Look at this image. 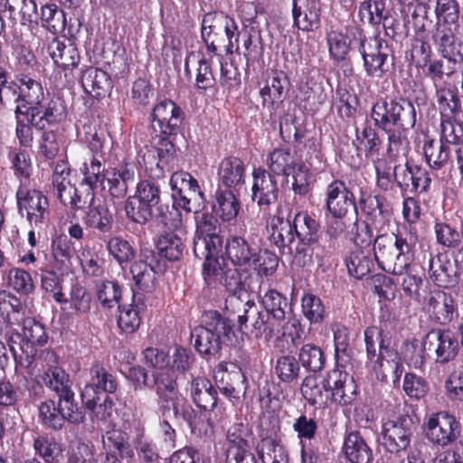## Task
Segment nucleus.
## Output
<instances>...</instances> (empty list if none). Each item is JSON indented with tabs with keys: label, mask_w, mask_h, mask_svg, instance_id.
<instances>
[{
	"label": "nucleus",
	"mask_w": 463,
	"mask_h": 463,
	"mask_svg": "<svg viewBox=\"0 0 463 463\" xmlns=\"http://www.w3.org/2000/svg\"><path fill=\"white\" fill-rule=\"evenodd\" d=\"M226 312L237 317L239 330H250L255 338L269 340L281 337L265 313L260 311L249 294L229 295L224 303Z\"/></svg>",
	"instance_id": "nucleus-4"
},
{
	"label": "nucleus",
	"mask_w": 463,
	"mask_h": 463,
	"mask_svg": "<svg viewBox=\"0 0 463 463\" xmlns=\"http://www.w3.org/2000/svg\"><path fill=\"white\" fill-rule=\"evenodd\" d=\"M356 216L360 213L364 220L373 222L377 232H385L391 225L393 209L387 199L381 194L361 191L354 205Z\"/></svg>",
	"instance_id": "nucleus-15"
},
{
	"label": "nucleus",
	"mask_w": 463,
	"mask_h": 463,
	"mask_svg": "<svg viewBox=\"0 0 463 463\" xmlns=\"http://www.w3.org/2000/svg\"><path fill=\"white\" fill-rule=\"evenodd\" d=\"M423 156L427 165H429L431 176L433 171L441 170L445 167L450 159V148L449 145L439 139L437 144L435 139L426 136L423 141Z\"/></svg>",
	"instance_id": "nucleus-43"
},
{
	"label": "nucleus",
	"mask_w": 463,
	"mask_h": 463,
	"mask_svg": "<svg viewBox=\"0 0 463 463\" xmlns=\"http://www.w3.org/2000/svg\"><path fill=\"white\" fill-rule=\"evenodd\" d=\"M129 271L134 282L131 288L132 295L137 293L145 297L146 294H152L156 291L158 286V279L155 271L146 268L141 262H132Z\"/></svg>",
	"instance_id": "nucleus-45"
},
{
	"label": "nucleus",
	"mask_w": 463,
	"mask_h": 463,
	"mask_svg": "<svg viewBox=\"0 0 463 463\" xmlns=\"http://www.w3.org/2000/svg\"><path fill=\"white\" fill-rule=\"evenodd\" d=\"M370 118L374 128L383 132L402 127L414 128L417 122L413 103L403 97L378 99L371 108Z\"/></svg>",
	"instance_id": "nucleus-6"
},
{
	"label": "nucleus",
	"mask_w": 463,
	"mask_h": 463,
	"mask_svg": "<svg viewBox=\"0 0 463 463\" xmlns=\"http://www.w3.org/2000/svg\"><path fill=\"white\" fill-rule=\"evenodd\" d=\"M220 378L216 377L220 392L231 402H238L246 392V377L241 368L229 371L226 363L218 365Z\"/></svg>",
	"instance_id": "nucleus-35"
},
{
	"label": "nucleus",
	"mask_w": 463,
	"mask_h": 463,
	"mask_svg": "<svg viewBox=\"0 0 463 463\" xmlns=\"http://www.w3.org/2000/svg\"><path fill=\"white\" fill-rule=\"evenodd\" d=\"M83 220L89 228L104 234L110 233L113 229V213L106 203H93L88 209Z\"/></svg>",
	"instance_id": "nucleus-51"
},
{
	"label": "nucleus",
	"mask_w": 463,
	"mask_h": 463,
	"mask_svg": "<svg viewBox=\"0 0 463 463\" xmlns=\"http://www.w3.org/2000/svg\"><path fill=\"white\" fill-rule=\"evenodd\" d=\"M185 115L173 100L163 99L156 103L151 113V127L156 133L154 139L173 141L181 132Z\"/></svg>",
	"instance_id": "nucleus-12"
},
{
	"label": "nucleus",
	"mask_w": 463,
	"mask_h": 463,
	"mask_svg": "<svg viewBox=\"0 0 463 463\" xmlns=\"http://www.w3.org/2000/svg\"><path fill=\"white\" fill-rule=\"evenodd\" d=\"M429 350L433 351L435 361L446 364L453 361L458 354L459 344L454 332L449 328H436L427 334Z\"/></svg>",
	"instance_id": "nucleus-27"
},
{
	"label": "nucleus",
	"mask_w": 463,
	"mask_h": 463,
	"mask_svg": "<svg viewBox=\"0 0 463 463\" xmlns=\"http://www.w3.org/2000/svg\"><path fill=\"white\" fill-rule=\"evenodd\" d=\"M365 75L381 80L394 69V52L379 34L371 37V43L360 53Z\"/></svg>",
	"instance_id": "nucleus-14"
},
{
	"label": "nucleus",
	"mask_w": 463,
	"mask_h": 463,
	"mask_svg": "<svg viewBox=\"0 0 463 463\" xmlns=\"http://www.w3.org/2000/svg\"><path fill=\"white\" fill-rule=\"evenodd\" d=\"M435 96L440 119L458 117L463 112L462 103L456 87L436 88Z\"/></svg>",
	"instance_id": "nucleus-49"
},
{
	"label": "nucleus",
	"mask_w": 463,
	"mask_h": 463,
	"mask_svg": "<svg viewBox=\"0 0 463 463\" xmlns=\"http://www.w3.org/2000/svg\"><path fill=\"white\" fill-rule=\"evenodd\" d=\"M251 198L260 210L266 211L279 198V185L276 175L263 167L252 171Z\"/></svg>",
	"instance_id": "nucleus-25"
},
{
	"label": "nucleus",
	"mask_w": 463,
	"mask_h": 463,
	"mask_svg": "<svg viewBox=\"0 0 463 463\" xmlns=\"http://www.w3.org/2000/svg\"><path fill=\"white\" fill-rule=\"evenodd\" d=\"M41 24L42 27L54 35L63 33L67 27V19L64 11L52 3H47L42 5Z\"/></svg>",
	"instance_id": "nucleus-58"
},
{
	"label": "nucleus",
	"mask_w": 463,
	"mask_h": 463,
	"mask_svg": "<svg viewBox=\"0 0 463 463\" xmlns=\"http://www.w3.org/2000/svg\"><path fill=\"white\" fill-rule=\"evenodd\" d=\"M458 28V24H455L454 28L451 25L443 24L437 28L432 36L440 55L453 62L458 61L463 53V43L456 34Z\"/></svg>",
	"instance_id": "nucleus-36"
},
{
	"label": "nucleus",
	"mask_w": 463,
	"mask_h": 463,
	"mask_svg": "<svg viewBox=\"0 0 463 463\" xmlns=\"http://www.w3.org/2000/svg\"><path fill=\"white\" fill-rule=\"evenodd\" d=\"M41 378L44 385L57 396L72 389L69 373L61 366L47 368Z\"/></svg>",
	"instance_id": "nucleus-63"
},
{
	"label": "nucleus",
	"mask_w": 463,
	"mask_h": 463,
	"mask_svg": "<svg viewBox=\"0 0 463 463\" xmlns=\"http://www.w3.org/2000/svg\"><path fill=\"white\" fill-rule=\"evenodd\" d=\"M146 298L133 294L131 302L118 306L117 325L120 333L130 335L137 332L142 323L143 315L146 312Z\"/></svg>",
	"instance_id": "nucleus-30"
},
{
	"label": "nucleus",
	"mask_w": 463,
	"mask_h": 463,
	"mask_svg": "<svg viewBox=\"0 0 463 463\" xmlns=\"http://www.w3.org/2000/svg\"><path fill=\"white\" fill-rule=\"evenodd\" d=\"M156 248L165 260L171 262L180 260L185 250L182 238L171 231L163 232L157 236Z\"/></svg>",
	"instance_id": "nucleus-54"
},
{
	"label": "nucleus",
	"mask_w": 463,
	"mask_h": 463,
	"mask_svg": "<svg viewBox=\"0 0 463 463\" xmlns=\"http://www.w3.org/2000/svg\"><path fill=\"white\" fill-rule=\"evenodd\" d=\"M18 213L25 216L31 226L41 228L49 219V201L40 190L30 189L26 184H19L16 194Z\"/></svg>",
	"instance_id": "nucleus-17"
},
{
	"label": "nucleus",
	"mask_w": 463,
	"mask_h": 463,
	"mask_svg": "<svg viewBox=\"0 0 463 463\" xmlns=\"http://www.w3.org/2000/svg\"><path fill=\"white\" fill-rule=\"evenodd\" d=\"M269 173L274 175L289 176L297 166L295 156L289 147L274 148L266 160Z\"/></svg>",
	"instance_id": "nucleus-53"
},
{
	"label": "nucleus",
	"mask_w": 463,
	"mask_h": 463,
	"mask_svg": "<svg viewBox=\"0 0 463 463\" xmlns=\"http://www.w3.org/2000/svg\"><path fill=\"white\" fill-rule=\"evenodd\" d=\"M367 364H370L376 379L380 382H387L388 376L391 375L392 383L397 384L404 371L401 354L391 343L384 341L381 342L376 357L372 358Z\"/></svg>",
	"instance_id": "nucleus-21"
},
{
	"label": "nucleus",
	"mask_w": 463,
	"mask_h": 463,
	"mask_svg": "<svg viewBox=\"0 0 463 463\" xmlns=\"http://www.w3.org/2000/svg\"><path fill=\"white\" fill-rule=\"evenodd\" d=\"M418 425V417L409 412L401 413L394 419L383 421L381 427L383 448L395 455L406 451L411 447V439Z\"/></svg>",
	"instance_id": "nucleus-10"
},
{
	"label": "nucleus",
	"mask_w": 463,
	"mask_h": 463,
	"mask_svg": "<svg viewBox=\"0 0 463 463\" xmlns=\"http://www.w3.org/2000/svg\"><path fill=\"white\" fill-rule=\"evenodd\" d=\"M78 136L81 137L87 143L88 149L91 154V157H102L104 156L103 148L107 139V135L102 129H97L96 126L84 123L81 128L76 125Z\"/></svg>",
	"instance_id": "nucleus-59"
},
{
	"label": "nucleus",
	"mask_w": 463,
	"mask_h": 463,
	"mask_svg": "<svg viewBox=\"0 0 463 463\" xmlns=\"http://www.w3.org/2000/svg\"><path fill=\"white\" fill-rule=\"evenodd\" d=\"M155 391L158 398L159 410L162 415L171 410L170 402L177 398L178 394V380L180 376L165 368L152 373Z\"/></svg>",
	"instance_id": "nucleus-33"
},
{
	"label": "nucleus",
	"mask_w": 463,
	"mask_h": 463,
	"mask_svg": "<svg viewBox=\"0 0 463 463\" xmlns=\"http://www.w3.org/2000/svg\"><path fill=\"white\" fill-rule=\"evenodd\" d=\"M258 247L240 235H230L225 241V255L236 267H251Z\"/></svg>",
	"instance_id": "nucleus-37"
},
{
	"label": "nucleus",
	"mask_w": 463,
	"mask_h": 463,
	"mask_svg": "<svg viewBox=\"0 0 463 463\" xmlns=\"http://www.w3.org/2000/svg\"><path fill=\"white\" fill-rule=\"evenodd\" d=\"M195 350L203 356H214L223 344H232L237 340L233 325L230 318L218 311H208L204 316V325L197 326L191 331Z\"/></svg>",
	"instance_id": "nucleus-3"
},
{
	"label": "nucleus",
	"mask_w": 463,
	"mask_h": 463,
	"mask_svg": "<svg viewBox=\"0 0 463 463\" xmlns=\"http://www.w3.org/2000/svg\"><path fill=\"white\" fill-rule=\"evenodd\" d=\"M376 227L373 222L363 221V227L357 232L361 244L373 245L374 259L383 271L389 274H402L415 259V247L419 241L416 228H410L409 234L402 232L380 233L373 236Z\"/></svg>",
	"instance_id": "nucleus-2"
},
{
	"label": "nucleus",
	"mask_w": 463,
	"mask_h": 463,
	"mask_svg": "<svg viewBox=\"0 0 463 463\" xmlns=\"http://www.w3.org/2000/svg\"><path fill=\"white\" fill-rule=\"evenodd\" d=\"M259 437L260 440L255 448L256 453L262 463H267V460L276 454L277 449L283 446L279 420L271 422L269 429L262 427Z\"/></svg>",
	"instance_id": "nucleus-44"
},
{
	"label": "nucleus",
	"mask_w": 463,
	"mask_h": 463,
	"mask_svg": "<svg viewBox=\"0 0 463 463\" xmlns=\"http://www.w3.org/2000/svg\"><path fill=\"white\" fill-rule=\"evenodd\" d=\"M290 88V78L283 70L272 68L267 72L264 86L260 89L259 94L263 109H266L270 116L283 109Z\"/></svg>",
	"instance_id": "nucleus-19"
},
{
	"label": "nucleus",
	"mask_w": 463,
	"mask_h": 463,
	"mask_svg": "<svg viewBox=\"0 0 463 463\" xmlns=\"http://www.w3.org/2000/svg\"><path fill=\"white\" fill-rule=\"evenodd\" d=\"M324 196L325 208L331 217L347 216L350 209H354L356 196L344 180L331 181L326 186Z\"/></svg>",
	"instance_id": "nucleus-23"
},
{
	"label": "nucleus",
	"mask_w": 463,
	"mask_h": 463,
	"mask_svg": "<svg viewBox=\"0 0 463 463\" xmlns=\"http://www.w3.org/2000/svg\"><path fill=\"white\" fill-rule=\"evenodd\" d=\"M96 189L80 181L78 187L70 186L62 193V197L57 198L62 204L76 212L90 208L94 203Z\"/></svg>",
	"instance_id": "nucleus-47"
},
{
	"label": "nucleus",
	"mask_w": 463,
	"mask_h": 463,
	"mask_svg": "<svg viewBox=\"0 0 463 463\" xmlns=\"http://www.w3.org/2000/svg\"><path fill=\"white\" fill-rule=\"evenodd\" d=\"M217 175L218 187L239 192L245 184L246 165L238 156H225L219 164Z\"/></svg>",
	"instance_id": "nucleus-31"
},
{
	"label": "nucleus",
	"mask_w": 463,
	"mask_h": 463,
	"mask_svg": "<svg viewBox=\"0 0 463 463\" xmlns=\"http://www.w3.org/2000/svg\"><path fill=\"white\" fill-rule=\"evenodd\" d=\"M330 403L345 407L352 405L358 394V385L354 377L342 368L330 370L323 380Z\"/></svg>",
	"instance_id": "nucleus-20"
},
{
	"label": "nucleus",
	"mask_w": 463,
	"mask_h": 463,
	"mask_svg": "<svg viewBox=\"0 0 463 463\" xmlns=\"http://www.w3.org/2000/svg\"><path fill=\"white\" fill-rule=\"evenodd\" d=\"M241 41L243 52L248 66L254 65L263 60L264 43L261 29L245 31L241 30L238 34V42Z\"/></svg>",
	"instance_id": "nucleus-48"
},
{
	"label": "nucleus",
	"mask_w": 463,
	"mask_h": 463,
	"mask_svg": "<svg viewBox=\"0 0 463 463\" xmlns=\"http://www.w3.org/2000/svg\"><path fill=\"white\" fill-rule=\"evenodd\" d=\"M422 430L430 444L444 449L458 439L461 424L453 414L439 411L432 412L425 419Z\"/></svg>",
	"instance_id": "nucleus-13"
},
{
	"label": "nucleus",
	"mask_w": 463,
	"mask_h": 463,
	"mask_svg": "<svg viewBox=\"0 0 463 463\" xmlns=\"http://www.w3.org/2000/svg\"><path fill=\"white\" fill-rule=\"evenodd\" d=\"M429 274L432 281L440 288H448L452 282V266L446 255L438 254L429 261Z\"/></svg>",
	"instance_id": "nucleus-61"
},
{
	"label": "nucleus",
	"mask_w": 463,
	"mask_h": 463,
	"mask_svg": "<svg viewBox=\"0 0 463 463\" xmlns=\"http://www.w3.org/2000/svg\"><path fill=\"white\" fill-rule=\"evenodd\" d=\"M90 383L104 394H114L118 389L117 375L100 361H96L91 364Z\"/></svg>",
	"instance_id": "nucleus-50"
},
{
	"label": "nucleus",
	"mask_w": 463,
	"mask_h": 463,
	"mask_svg": "<svg viewBox=\"0 0 463 463\" xmlns=\"http://www.w3.org/2000/svg\"><path fill=\"white\" fill-rule=\"evenodd\" d=\"M154 143L139 151L137 162L146 178L160 179L164 177L165 168L175 156V146L173 141L164 139H154Z\"/></svg>",
	"instance_id": "nucleus-18"
},
{
	"label": "nucleus",
	"mask_w": 463,
	"mask_h": 463,
	"mask_svg": "<svg viewBox=\"0 0 463 463\" xmlns=\"http://www.w3.org/2000/svg\"><path fill=\"white\" fill-rule=\"evenodd\" d=\"M411 128L402 127L383 131L387 135L385 156L372 161L375 186L383 193L391 192L394 187L403 194L414 195L428 194L431 190V175L426 167L409 160L403 165L398 163L411 151L408 132Z\"/></svg>",
	"instance_id": "nucleus-1"
},
{
	"label": "nucleus",
	"mask_w": 463,
	"mask_h": 463,
	"mask_svg": "<svg viewBox=\"0 0 463 463\" xmlns=\"http://www.w3.org/2000/svg\"><path fill=\"white\" fill-rule=\"evenodd\" d=\"M289 217L290 213L285 216L282 207L279 206L276 214L270 218L267 230L270 244L276 246L281 254L291 255L295 264L297 240Z\"/></svg>",
	"instance_id": "nucleus-22"
},
{
	"label": "nucleus",
	"mask_w": 463,
	"mask_h": 463,
	"mask_svg": "<svg viewBox=\"0 0 463 463\" xmlns=\"http://www.w3.org/2000/svg\"><path fill=\"white\" fill-rule=\"evenodd\" d=\"M7 335V345L16 368H30L36 359V347L43 346L48 342L44 325L33 317L24 319L22 334L13 330L8 332Z\"/></svg>",
	"instance_id": "nucleus-5"
},
{
	"label": "nucleus",
	"mask_w": 463,
	"mask_h": 463,
	"mask_svg": "<svg viewBox=\"0 0 463 463\" xmlns=\"http://www.w3.org/2000/svg\"><path fill=\"white\" fill-rule=\"evenodd\" d=\"M377 129L369 124H364L361 129H355L356 149L362 151L366 158L380 157L383 141Z\"/></svg>",
	"instance_id": "nucleus-46"
},
{
	"label": "nucleus",
	"mask_w": 463,
	"mask_h": 463,
	"mask_svg": "<svg viewBox=\"0 0 463 463\" xmlns=\"http://www.w3.org/2000/svg\"><path fill=\"white\" fill-rule=\"evenodd\" d=\"M388 13L386 0H364L358 5L359 21L375 29H379Z\"/></svg>",
	"instance_id": "nucleus-52"
},
{
	"label": "nucleus",
	"mask_w": 463,
	"mask_h": 463,
	"mask_svg": "<svg viewBox=\"0 0 463 463\" xmlns=\"http://www.w3.org/2000/svg\"><path fill=\"white\" fill-rule=\"evenodd\" d=\"M298 359L290 354L279 356L275 364V373L284 383H295L301 377V367Z\"/></svg>",
	"instance_id": "nucleus-62"
},
{
	"label": "nucleus",
	"mask_w": 463,
	"mask_h": 463,
	"mask_svg": "<svg viewBox=\"0 0 463 463\" xmlns=\"http://www.w3.org/2000/svg\"><path fill=\"white\" fill-rule=\"evenodd\" d=\"M236 191L218 187L213 203V212L223 222L235 220L241 209L240 200L235 195Z\"/></svg>",
	"instance_id": "nucleus-42"
},
{
	"label": "nucleus",
	"mask_w": 463,
	"mask_h": 463,
	"mask_svg": "<svg viewBox=\"0 0 463 463\" xmlns=\"http://www.w3.org/2000/svg\"><path fill=\"white\" fill-rule=\"evenodd\" d=\"M18 83L21 84L20 100L22 103L18 106L27 116H39V109L44 101V91L40 81L32 78L29 73L19 72L15 75Z\"/></svg>",
	"instance_id": "nucleus-29"
},
{
	"label": "nucleus",
	"mask_w": 463,
	"mask_h": 463,
	"mask_svg": "<svg viewBox=\"0 0 463 463\" xmlns=\"http://www.w3.org/2000/svg\"><path fill=\"white\" fill-rule=\"evenodd\" d=\"M299 107L307 114L315 115L327 100V93L323 82L313 77H307L298 86Z\"/></svg>",
	"instance_id": "nucleus-32"
},
{
	"label": "nucleus",
	"mask_w": 463,
	"mask_h": 463,
	"mask_svg": "<svg viewBox=\"0 0 463 463\" xmlns=\"http://www.w3.org/2000/svg\"><path fill=\"white\" fill-rule=\"evenodd\" d=\"M424 309L431 322L442 326H449L458 317L457 300L443 290L430 292L425 299Z\"/></svg>",
	"instance_id": "nucleus-24"
},
{
	"label": "nucleus",
	"mask_w": 463,
	"mask_h": 463,
	"mask_svg": "<svg viewBox=\"0 0 463 463\" xmlns=\"http://www.w3.org/2000/svg\"><path fill=\"white\" fill-rule=\"evenodd\" d=\"M24 399V390L19 383L6 376L0 379V409L17 411Z\"/></svg>",
	"instance_id": "nucleus-57"
},
{
	"label": "nucleus",
	"mask_w": 463,
	"mask_h": 463,
	"mask_svg": "<svg viewBox=\"0 0 463 463\" xmlns=\"http://www.w3.org/2000/svg\"><path fill=\"white\" fill-rule=\"evenodd\" d=\"M47 52L55 65L63 71L78 67L80 61L76 44L69 39H60L54 36L47 45Z\"/></svg>",
	"instance_id": "nucleus-34"
},
{
	"label": "nucleus",
	"mask_w": 463,
	"mask_h": 463,
	"mask_svg": "<svg viewBox=\"0 0 463 463\" xmlns=\"http://www.w3.org/2000/svg\"><path fill=\"white\" fill-rule=\"evenodd\" d=\"M67 303L77 315H89L94 304V298L90 289L75 280L71 286L69 298H66L64 304Z\"/></svg>",
	"instance_id": "nucleus-56"
},
{
	"label": "nucleus",
	"mask_w": 463,
	"mask_h": 463,
	"mask_svg": "<svg viewBox=\"0 0 463 463\" xmlns=\"http://www.w3.org/2000/svg\"><path fill=\"white\" fill-rule=\"evenodd\" d=\"M223 21V12L206 13L203 17L201 35L210 58L222 56L219 51L222 49L225 51L226 38H223L222 35ZM226 26H228L227 24H225Z\"/></svg>",
	"instance_id": "nucleus-26"
},
{
	"label": "nucleus",
	"mask_w": 463,
	"mask_h": 463,
	"mask_svg": "<svg viewBox=\"0 0 463 463\" xmlns=\"http://www.w3.org/2000/svg\"><path fill=\"white\" fill-rule=\"evenodd\" d=\"M345 263L348 270V274L356 279H363L369 275L373 269V260L370 253L356 249L352 250L345 259Z\"/></svg>",
	"instance_id": "nucleus-55"
},
{
	"label": "nucleus",
	"mask_w": 463,
	"mask_h": 463,
	"mask_svg": "<svg viewBox=\"0 0 463 463\" xmlns=\"http://www.w3.org/2000/svg\"><path fill=\"white\" fill-rule=\"evenodd\" d=\"M11 169L20 184H26L33 172L32 157L30 154L22 148H14L8 154Z\"/></svg>",
	"instance_id": "nucleus-60"
},
{
	"label": "nucleus",
	"mask_w": 463,
	"mask_h": 463,
	"mask_svg": "<svg viewBox=\"0 0 463 463\" xmlns=\"http://www.w3.org/2000/svg\"><path fill=\"white\" fill-rule=\"evenodd\" d=\"M57 398V402L49 399L39 405L38 418L44 427L59 431L67 423L80 425L85 421L86 413L76 401L72 389L58 395Z\"/></svg>",
	"instance_id": "nucleus-7"
},
{
	"label": "nucleus",
	"mask_w": 463,
	"mask_h": 463,
	"mask_svg": "<svg viewBox=\"0 0 463 463\" xmlns=\"http://www.w3.org/2000/svg\"><path fill=\"white\" fill-rule=\"evenodd\" d=\"M261 305L267 317L282 338L289 337L294 345H298L302 339L303 329L300 322L288 319L286 322L287 309L289 308L288 298L274 288L268 289L261 297Z\"/></svg>",
	"instance_id": "nucleus-9"
},
{
	"label": "nucleus",
	"mask_w": 463,
	"mask_h": 463,
	"mask_svg": "<svg viewBox=\"0 0 463 463\" xmlns=\"http://www.w3.org/2000/svg\"><path fill=\"white\" fill-rule=\"evenodd\" d=\"M159 179L141 178L136 184L135 193L129 195L124 205L127 218L135 223L145 225L152 220L154 209L162 201Z\"/></svg>",
	"instance_id": "nucleus-8"
},
{
	"label": "nucleus",
	"mask_w": 463,
	"mask_h": 463,
	"mask_svg": "<svg viewBox=\"0 0 463 463\" xmlns=\"http://www.w3.org/2000/svg\"><path fill=\"white\" fill-rule=\"evenodd\" d=\"M95 292L98 300L104 307L119 305L122 298V286L117 279H100L95 283Z\"/></svg>",
	"instance_id": "nucleus-64"
},
{
	"label": "nucleus",
	"mask_w": 463,
	"mask_h": 463,
	"mask_svg": "<svg viewBox=\"0 0 463 463\" xmlns=\"http://www.w3.org/2000/svg\"><path fill=\"white\" fill-rule=\"evenodd\" d=\"M172 199L175 205L185 213H192L201 208L205 201L204 193L201 190L198 181L188 172H175L170 178Z\"/></svg>",
	"instance_id": "nucleus-16"
},
{
	"label": "nucleus",
	"mask_w": 463,
	"mask_h": 463,
	"mask_svg": "<svg viewBox=\"0 0 463 463\" xmlns=\"http://www.w3.org/2000/svg\"><path fill=\"white\" fill-rule=\"evenodd\" d=\"M341 451L350 463H370L373 459V449L359 430L345 433Z\"/></svg>",
	"instance_id": "nucleus-38"
},
{
	"label": "nucleus",
	"mask_w": 463,
	"mask_h": 463,
	"mask_svg": "<svg viewBox=\"0 0 463 463\" xmlns=\"http://www.w3.org/2000/svg\"><path fill=\"white\" fill-rule=\"evenodd\" d=\"M81 85L87 94L98 99L106 97L112 89L109 73L91 66L82 71Z\"/></svg>",
	"instance_id": "nucleus-40"
},
{
	"label": "nucleus",
	"mask_w": 463,
	"mask_h": 463,
	"mask_svg": "<svg viewBox=\"0 0 463 463\" xmlns=\"http://www.w3.org/2000/svg\"><path fill=\"white\" fill-rule=\"evenodd\" d=\"M293 26L305 33H313L321 27V0H292Z\"/></svg>",
	"instance_id": "nucleus-28"
},
{
	"label": "nucleus",
	"mask_w": 463,
	"mask_h": 463,
	"mask_svg": "<svg viewBox=\"0 0 463 463\" xmlns=\"http://www.w3.org/2000/svg\"><path fill=\"white\" fill-rule=\"evenodd\" d=\"M67 118V106L60 98H52L47 103L43 101L39 116H33L34 128L44 130L47 127H55Z\"/></svg>",
	"instance_id": "nucleus-39"
},
{
	"label": "nucleus",
	"mask_w": 463,
	"mask_h": 463,
	"mask_svg": "<svg viewBox=\"0 0 463 463\" xmlns=\"http://www.w3.org/2000/svg\"><path fill=\"white\" fill-rule=\"evenodd\" d=\"M291 223L297 240L295 264L305 267L312 262V246L319 241L321 224L315 215L309 214L307 211L297 213Z\"/></svg>",
	"instance_id": "nucleus-11"
},
{
	"label": "nucleus",
	"mask_w": 463,
	"mask_h": 463,
	"mask_svg": "<svg viewBox=\"0 0 463 463\" xmlns=\"http://www.w3.org/2000/svg\"><path fill=\"white\" fill-rule=\"evenodd\" d=\"M191 398L203 411H213L218 402V392L212 382L205 377H194L191 381Z\"/></svg>",
	"instance_id": "nucleus-41"
}]
</instances>
